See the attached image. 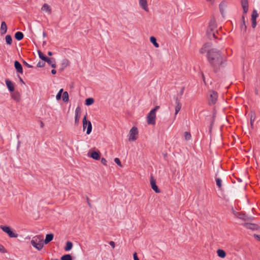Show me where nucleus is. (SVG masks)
I'll return each mask as SVG.
<instances>
[{
  "instance_id": "1",
  "label": "nucleus",
  "mask_w": 260,
  "mask_h": 260,
  "mask_svg": "<svg viewBox=\"0 0 260 260\" xmlns=\"http://www.w3.org/2000/svg\"><path fill=\"white\" fill-rule=\"evenodd\" d=\"M208 61L214 70H217L225 64V60L221 55L219 51L215 49H212L208 51Z\"/></svg>"
},
{
  "instance_id": "2",
  "label": "nucleus",
  "mask_w": 260,
  "mask_h": 260,
  "mask_svg": "<svg viewBox=\"0 0 260 260\" xmlns=\"http://www.w3.org/2000/svg\"><path fill=\"white\" fill-rule=\"evenodd\" d=\"M30 243L37 250H41L43 248L44 244L43 236L38 235L33 237L30 241Z\"/></svg>"
},
{
  "instance_id": "3",
  "label": "nucleus",
  "mask_w": 260,
  "mask_h": 260,
  "mask_svg": "<svg viewBox=\"0 0 260 260\" xmlns=\"http://www.w3.org/2000/svg\"><path fill=\"white\" fill-rule=\"evenodd\" d=\"M217 26L215 21H211L207 31V35L210 39L216 38Z\"/></svg>"
},
{
  "instance_id": "4",
  "label": "nucleus",
  "mask_w": 260,
  "mask_h": 260,
  "mask_svg": "<svg viewBox=\"0 0 260 260\" xmlns=\"http://www.w3.org/2000/svg\"><path fill=\"white\" fill-rule=\"evenodd\" d=\"M159 108V106H157L154 109H152L147 116V122L148 124L154 125L156 121V112Z\"/></svg>"
},
{
  "instance_id": "5",
  "label": "nucleus",
  "mask_w": 260,
  "mask_h": 260,
  "mask_svg": "<svg viewBox=\"0 0 260 260\" xmlns=\"http://www.w3.org/2000/svg\"><path fill=\"white\" fill-rule=\"evenodd\" d=\"M218 98V93L215 91L210 90L208 92V102L210 105H214Z\"/></svg>"
},
{
  "instance_id": "6",
  "label": "nucleus",
  "mask_w": 260,
  "mask_h": 260,
  "mask_svg": "<svg viewBox=\"0 0 260 260\" xmlns=\"http://www.w3.org/2000/svg\"><path fill=\"white\" fill-rule=\"evenodd\" d=\"M138 129L137 127L134 126L129 131L128 135V141H135L138 138Z\"/></svg>"
},
{
  "instance_id": "7",
  "label": "nucleus",
  "mask_w": 260,
  "mask_h": 260,
  "mask_svg": "<svg viewBox=\"0 0 260 260\" xmlns=\"http://www.w3.org/2000/svg\"><path fill=\"white\" fill-rule=\"evenodd\" d=\"M82 123L83 130H84L87 127L86 134L87 135H89L92 131V124L90 121L87 120L86 115L84 116Z\"/></svg>"
},
{
  "instance_id": "8",
  "label": "nucleus",
  "mask_w": 260,
  "mask_h": 260,
  "mask_svg": "<svg viewBox=\"0 0 260 260\" xmlns=\"http://www.w3.org/2000/svg\"><path fill=\"white\" fill-rule=\"evenodd\" d=\"M0 228L11 238H17L18 237V234L14 233L11 228L8 226L1 225Z\"/></svg>"
},
{
  "instance_id": "9",
  "label": "nucleus",
  "mask_w": 260,
  "mask_h": 260,
  "mask_svg": "<svg viewBox=\"0 0 260 260\" xmlns=\"http://www.w3.org/2000/svg\"><path fill=\"white\" fill-rule=\"evenodd\" d=\"M140 7L145 12H148V0H138Z\"/></svg>"
},
{
  "instance_id": "10",
  "label": "nucleus",
  "mask_w": 260,
  "mask_h": 260,
  "mask_svg": "<svg viewBox=\"0 0 260 260\" xmlns=\"http://www.w3.org/2000/svg\"><path fill=\"white\" fill-rule=\"evenodd\" d=\"M150 183L151 185V187L152 189L156 193H159L160 190L158 188L156 184L155 179L154 178L153 176H151Z\"/></svg>"
},
{
  "instance_id": "11",
  "label": "nucleus",
  "mask_w": 260,
  "mask_h": 260,
  "mask_svg": "<svg viewBox=\"0 0 260 260\" xmlns=\"http://www.w3.org/2000/svg\"><path fill=\"white\" fill-rule=\"evenodd\" d=\"M258 17L257 11L254 10L251 15L252 27L255 28L256 26V18Z\"/></svg>"
},
{
  "instance_id": "12",
  "label": "nucleus",
  "mask_w": 260,
  "mask_h": 260,
  "mask_svg": "<svg viewBox=\"0 0 260 260\" xmlns=\"http://www.w3.org/2000/svg\"><path fill=\"white\" fill-rule=\"evenodd\" d=\"M228 6V2L226 1H222L219 5V8L220 12L222 15H223L225 12L226 8Z\"/></svg>"
},
{
  "instance_id": "13",
  "label": "nucleus",
  "mask_w": 260,
  "mask_h": 260,
  "mask_svg": "<svg viewBox=\"0 0 260 260\" xmlns=\"http://www.w3.org/2000/svg\"><path fill=\"white\" fill-rule=\"evenodd\" d=\"M81 116V108L79 107L76 108L75 110V123L78 125L79 123Z\"/></svg>"
},
{
  "instance_id": "14",
  "label": "nucleus",
  "mask_w": 260,
  "mask_h": 260,
  "mask_svg": "<svg viewBox=\"0 0 260 260\" xmlns=\"http://www.w3.org/2000/svg\"><path fill=\"white\" fill-rule=\"evenodd\" d=\"M11 97L14 100H15L17 102H19L21 99V95L20 93L18 91H15L13 92L11 94Z\"/></svg>"
},
{
  "instance_id": "15",
  "label": "nucleus",
  "mask_w": 260,
  "mask_h": 260,
  "mask_svg": "<svg viewBox=\"0 0 260 260\" xmlns=\"http://www.w3.org/2000/svg\"><path fill=\"white\" fill-rule=\"evenodd\" d=\"M241 5L243 9V12L246 13L248 11V3L247 0H241Z\"/></svg>"
},
{
  "instance_id": "16",
  "label": "nucleus",
  "mask_w": 260,
  "mask_h": 260,
  "mask_svg": "<svg viewBox=\"0 0 260 260\" xmlns=\"http://www.w3.org/2000/svg\"><path fill=\"white\" fill-rule=\"evenodd\" d=\"M14 67L15 68V69L18 73L22 74V73H23L22 67L19 61H15Z\"/></svg>"
},
{
  "instance_id": "17",
  "label": "nucleus",
  "mask_w": 260,
  "mask_h": 260,
  "mask_svg": "<svg viewBox=\"0 0 260 260\" xmlns=\"http://www.w3.org/2000/svg\"><path fill=\"white\" fill-rule=\"evenodd\" d=\"M70 62L69 60L67 59H64L62 60L61 67L60 68L61 71H63L65 68H67L70 66Z\"/></svg>"
},
{
  "instance_id": "18",
  "label": "nucleus",
  "mask_w": 260,
  "mask_h": 260,
  "mask_svg": "<svg viewBox=\"0 0 260 260\" xmlns=\"http://www.w3.org/2000/svg\"><path fill=\"white\" fill-rule=\"evenodd\" d=\"M6 84L10 91H13L14 90V86L13 83L9 80L7 79L5 81Z\"/></svg>"
},
{
  "instance_id": "19",
  "label": "nucleus",
  "mask_w": 260,
  "mask_h": 260,
  "mask_svg": "<svg viewBox=\"0 0 260 260\" xmlns=\"http://www.w3.org/2000/svg\"><path fill=\"white\" fill-rule=\"evenodd\" d=\"M0 31L1 35H4L7 32V26L6 23L4 21L2 22L1 23Z\"/></svg>"
},
{
  "instance_id": "20",
  "label": "nucleus",
  "mask_w": 260,
  "mask_h": 260,
  "mask_svg": "<svg viewBox=\"0 0 260 260\" xmlns=\"http://www.w3.org/2000/svg\"><path fill=\"white\" fill-rule=\"evenodd\" d=\"M41 10L42 11H45L47 13H48V14H50L51 13V9L50 7V6L47 4H44L42 8H41Z\"/></svg>"
},
{
  "instance_id": "21",
  "label": "nucleus",
  "mask_w": 260,
  "mask_h": 260,
  "mask_svg": "<svg viewBox=\"0 0 260 260\" xmlns=\"http://www.w3.org/2000/svg\"><path fill=\"white\" fill-rule=\"evenodd\" d=\"M45 61L47 62L52 68H56L55 60L54 58H50L47 57Z\"/></svg>"
},
{
  "instance_id": "22",
  "label": "nucleus",
  "mask_w": 260,
  "mask_h": 260,
  "mask_svg": "<svg viewBox=\"0 0 260 260\" xmlns=\"http://www.w3.org/2000/svg\"><path fill=\"white\" fill-rule=\"evenodd\" d=\"M89 156L95 160H99L100 158V152L97 151L92 152Z\"/></svg>"
},
{
  "instance_id": "23",
  "label": "nucleus",
  "mask_w": 260,
  "mask_h": 260,
  "mask_svg": "<svg viewBox=\"0 0 260 260\" xmlns=\"http://www.w3.org/2000/svg\"><path fill=\"white\" fill-rule=\"evenodd\" d=\"M53 237L54 236L52 234L46 235L45 239L44 241V244H47L48 243H49L50 241H51L53 240Z\"/></svg>"
},
{
  "instance_id": "24",
  "label": "nucleus",
  "mask_w": 260,
  "mask_h": 260,
  "mask_svg": "<svg viewBox=\"0 0 260 260\" xmlns=\"http://www.w3.org/2000/svg\"><path fill=\"white\" fill-rule=\"evenodd\" d=\"M217 255L219 257L222 258H223L226 256V253L222 249H218L217 250Z\"/></svg>"
},
{
  "instance_id": "25",
  "label": "nucleus",
  "mask_w": 260,
  "mask_h": 260,
  "mask_svg": "<svg viewBox=\"0 0 260 260\" xmlns=\"http://www.w3.org/2000/svg\"><path fill=\"white\" fill-rule=\"evenodd\" d=\"M210 47V45L209 44H205L203 47L200 50V52L201 53H205L206 52H208V49Z\"/></svg>"
},
{
  "instance_id": "26",
  "label": "nucleus",
  "mask_w": 260,
  "mask_h": 260,
  "mask_svg": "<svg viewBox=\"0 0 260 260\" xmlns=\"http://www.w3.org/2000/svg\"><path fill=\"white\" fill-rule=\"evenodd\" d=\"M23 34L20 31H18L15 34V38L18 41H20L23 38Z\"/></svg>"
},
{
  "instance_id": "27",
  "label": "nucleus",
  "mask_w": 260,
  "mask_h": 260,
  "mask_svg": "<svg viewBox=\"0 0 260 260\" xmlns=\"http://www.w3.org/2000/svg\"><path fill=\"white\" fill-rule=\"evenodd\" d=\"M73 247V244L70 241H68L67 243H66V246L64 247V250L66 251H69Z\"/></svg>"
},
{
  "instance_id": "28",
  "label": "nucleus",
  "mask_w": 260,
  "mask_h": 260,
  "mask_svg": "<svg viewBox=\"0 0 260 260\" xmlns=\"http://www.w3.org/2000/svg\"><path fill=\"white\" fill-rule=\"evenodd\" d=\"M69 100V94L67 91L62 93V101L64 102H68Z\"/></svg>"
},
{
  "instance_id": "29",
  "label": "nucleus",
  "mask_w": 260,
  "mask_h": 260,
  "mask_svg": "<svg viewBox=\"0 0 260 260\" xmlns=\"http://www.w3.org/2000/svg\"><path fill=\"white\" fill-rule=\"evenodd\" d=\"M150 41L151 43H152L155 47L158 48L159 47V45L157 43L156 39L154 37H151L150 38Z\"/></svg>"
},
{
  "instance_id": "30",
  "label": "nucleus",
  "mask_w": 260,
  "mask_h": 260,
  "mask_svg": "<svg viewBox=\"0 0 260 260\" xmlns=\"http://www.w3.org/2000/svg\"><path fill=\"white\" fill-rule=\"evenodd\" d=\"M181 108V105L179 101L176 102V106L175 107V115H177Z\"/></svg>"
},
{
  "instance_id": "31",
  "label": "nucleus",
  "mask_w": 260,
  "mask_h": 260,
  "mask_svg": "<svg viewBox=\"0 0 260 260\" xmlns=\"http://www.w3.org/2000/svg\"><path fill=\"white\" fill-rule=\"evenodd\" d=\"M94 100L93 98H90L86 99L85 105L87 106H90L94 103Z\"/></svg>"
},
{
  "instance_id": "32",
  "label": "nucleus",
  "mask_w": 260,
  "mask_h": 260,
  "mask_svg": "<svg viewBox=\"0 0 260 260\" xmlns=\"http://www.w3.org/2000/svg\"><path fill=\"white\" fill-rule=\"evenodd\" d=\"M6 43L11 45L12 43V39L10 35H7L5 38Z\"/></svg>"
},
{
  "instance_id": "33",
  "label": "nucleus",
  "mask_w": 260,
  "mask_h": 260,
  "mask_svg": "<svg viewBox=\"0 0 260 260\" xmlns=\"http://www.w3.org/2000/svg\"><path fill=\"white\" fill-rule=\"evenodd\" d=\"M61 260H72V257L70 254H65L60 258Z\"/></svg>"
},
{
  "instance_id": "34",
  "label": "nucleus",
  "mask_w": 260,
  "mask_h": 260,
  "mask_svg": "<svg viewBox=\"0 0 260 260\" xmlns=\"http://www.w3.org/2000/svg\"><path fill=\"white\" fill-rule=\"evenodd\" d=\"M242 24H241V28L242 29H243L244 31L246 30V26L245 24V20L244 16L242 17Z\"/></svg>"
},
{
  "instance_id": "35",
  "label": "nucleus",
  "mask_w": 260,
  "mask_h": 260,
  "mask_svg": "<svg viewBox=\"0 0 260 260\" xmlns=\"http://www.w3.org/2000/svg\"><path fill=\"white\" fill-rule=\"evenodd\" d=\"M184 138L186 140H190L191 138V134L189 132H185L184 133Z\"/></svg>"
},
{
  "instance_id": "36",
  "label": "nucleus",
  "mask_w": 260,
  "mask_h": 260,
  "mask_svg": "<svg viewBox=\"0 0 260 260\" xmlns=\"http://www.w3.org/2000/svg\"><path fill=\"white\" fill-rule=\"evenodd\" d=\"M38 54H39V57L41 59H42L43 61H45L46 58H47V57H46L44 54L42 53L40 51H38Z\"/></svg>"
},
{
  "instance_id": "37",
  "label": "nucleus",
  "mask_w": 260,
  "mask_h": 260,
  "mask_svg": "<svg viewBox=\"0 0 260 260\" xmlns=\"http://www.w3.org/2000/svg\"><path fill=\"white\" fill-rule=\"evenodd\" d=\"M216 185L218 186L219 188H221L222 184H221V180L220 178H216Z\"/></svg>"
},
{
  "instance_id": "38",
  "label": "nucleus",
  "mask_w": 260,
  "mask_h": 260,
  "mask_svg": "<svg viewBox=\"0 0 260 260\" xmlns=\"http://www.w3.org/2000/svg\"><path fill=\"white\" fill-rule=\"evenodd\" d=\"M114 161L119 166H120V167L122 166L120 160L118 158H115L114 159Z\"/></svg>"
},
{
  "instance_id": "39",
  "label": "nucleus",
  "mask_w": 260,
  "mask_h": 260,
  "mask_svg": "<svg viewBox=\"0 0 260 260\" xmlns=\"http://www.w3.org/2000/svg\"><path fill=\"white\" fill-rule=\"evenodd\" d=\"M0 252L4 253L7 252L6 249L2 245H0Z\"/></svg>"
},
{
  "instance_id": "40",
  "label": "nucleus",
  "mask_w": 260,
  "mask_h": 260,
  "mask_svg": "<svg viewBox=\"0 0 260 260\" xmlns=\"http://www.w3.org/2000/svg\"><path fill=\"white\" fill-rule=\"evenodd\" d=\"M45 62H43V61H39V62L38 63V64H37V67H38V68H41V67H44V66H45Z\"/></svg>"
},
{
  "instance_id": "41",
  "label": "nucleus",
  "mask_w": 260,
  "mask_h": 260,
  "mask_svg": "<svg viewBox=\"0 0 260 260\" xmlns=\"http://www.w3.org/2000/svg\"><path fill=\"white\" fill-rule=\"evenodd\" d=\"M107 160L105 158H102L101 162L105 166H107Z\"/></svg>"
},
{
  "instance_id": "42",
  "label": "nucleus",
  "mask_w": 260,
  "mask_h": 260,
  "mask_svg": "<svg viewBox=\"0 0 260 260\" xmlns=\"http://www.w3.org/2000/svg\"><path fill=\"white\" fill-rule=\"evenodd\" d=\"M133 257L134 260H139L136 252H134V253L133 254Z\"/></svg>"
},
{
  "instance_id": "43",
  "label": "nucleus",
  "mask_w": 260,
  "mask_h": 260,
  "mask_svg": "<svg viewBox=\"0 0 260 260\" xmlns=\"http://www.w3.org/2000/svg\"><path fill=\"white\" fill-rule=\"evenodd\" d=\"M61 94L60 93H58L56 96V99L57 100H59L61 99Z\"/></svg>"
},
{
  "instance_id": "44",
  "label": "nucleus",
  "mask_w": 260,
  "mask_h": 260,
  "mask_svg": "<svg viewBox=\"0 0 260 260\" xmlns=\"http://www.w3.org/2000/svg\"><path fill=\"white\" fill-rule=\"evenodd\" d=\"M24 64L28 68H32V66L30 65L29 64H28V63H27L25 61H24Z\"/></svg>"
},
{
  "instance_id": "45",
  "label": "nucleus",
  "mask_w": 260,
  "mask_h": 260,
  "mask_svg": "<svg viewBox=\"0 0 260 260\" xmlns=\"http://www.w3.org/2000/svg\"><path fill=\"white\" fill-rule=\"evenodd\" d=\"M233 212L234 214L236 217H239V218H241L240 216H239V213L235 212L234 210H233Z\"/></svg>"
},
{
  "instance_id": "46",
  "label": "nucleus",
  "mask_w": 260,
  "mask_h": 260,
  "mask_svg": "<svg viewBox=\"0 0 260 260\" xmlns=\"http://www.w3.org/2000/svg\"><path fill=\"white\" fill-rule=\"evenodd\" d=\"M109 244L113 248L115 247V243L113 241H110Z\"/></svg>"
},
{
  "instance_id": "47",
  "label": "nucleus",
  "mask_w": 260,
  "mask_h": 260,
  "mask_svg": "<svg viewBox=\"0 0 260 260\" xmlns=\"http://www.w3.org/2000/svg\"><path fill=\"white\" fill-rule=\"evenodd\" d=\"M254 237L256 238L260 241V236L259 235H254Z\"/></svg>"
},
{
  "instance_id": "48",
  "label": "nucleus",
  "mask_w": 260,
  "mask_h": 260,
  "mask_svg": "<svg viewBox=\"0 0 260 260\" xmlns=\"http://www.w3.org/2000/svg\"><path fill=\"white\" fill-rule=\"evenodd\" d=\"M51 73H52V74H56V70H55L53 69V70H52L51 71Z\"/></svg>"
},
{
  "instance_id": "49",
  "label": "nucleus",
  "mask_w": 260,
  "mask_h": 260,
  "mask_svg": "<svg viewBox=\"0 0 260 260\" xmlns=\"http://www.w3.org/2000/svg\"><path fill=\"white\" fill-rule=\"evenodd\" d=\"M202 78H203V80L204 82H205V76H204V75L203 73H202Z\"/></svg>"
},
{
  "instance_id": "50",
  "label": "nucleus",
  "mask_w": 260,
  "mask_h": 260,
  "mask_svg": "<svg viewBox=\"0 0 260 260\" xmlns=\"http://www.w3.org/2000/svg\"><path fill=\"white\" fill-rule=\"evenodd\" d=\"M62 92H63V89H62V88H61V89H60L59 90V92H58V93H60L61 94H62Z\"/></svg>"
},
{
  "instance_id": "51",
  "label": "nucleus",
  "mask_w": 260,
  "mask_h": 260,
  "mask_svg": "<svg viewBox=\"0 0 260 260\" xmlns=\"http://www.w3.org/2000/svg\"><path fill=\"white\" fill-rule=\"evenodd\" d=\"M48 55H49V56H51V55H52V53L51 51H49V52H48Z\"/></svg>"
},
{
  "instance_id": "52",
  "label": "nucleus",
  "mask_w": 260,
  "mask_h": 260,
  "mask_svg": "<svg viewBox=\"0 0 260 260\" xmlns=\"http://www.w3.org/2000/svg\"><path fill=\"white\" fill-rule=\"evenodd\" d=\"M207 2H211L213 1L214 0H206Z\"/></svg>"
},
{
  "instance_id": "53",
  "label": "nucleus",
  "mask_w": 260,
  "mask_h": 260,
  "mask_svg": "<svg viewBox=\"0 0 260 260\" xmlns=\"http://www.w3.org/2000/svg\"><path fill=\"white\" fill-rule=\"evenodd\" d=\"M43 36H44V37H46V33H45V32H43Z\"/></svg>"
},
{
  "instance_id": "54",
  "label": "nucleus",
  "mask_w": 260,
  "mask_h": 260,
  "mask_svg": "<svg viewBox=\"0 0 260 260\" xmlns=\"http://www.w3.org/2000/svg\"><path fill=\"white\" fill-rule=\"evenodd\" d=\"M41 126L43 127V123L42 122L41 123Z\"/></svg>"
},
{
  "instance_id": "55",
  "label": "nucleus",
  "mask_w": 260,
  "mask_h": 260,
  "mask_svg": "<svg viewBox=\"0 0 260 260\" xmlns=\"http://www.w3.org/2000/svg\"><path fill=\"white\" fill-rule=\"evenodd\" d=\"M54 260H58V259H54Z\"/></svg>"
}]
</instances>
